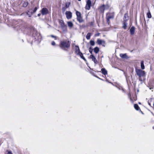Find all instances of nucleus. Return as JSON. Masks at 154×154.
Wrapping results in <instances>:
<instances>
[{"label": "nucleus", "mask_w": 154, "mask_h": 154, "mask_svg": "<svg viewBox=\"0 0 154 154\" xmlns=\"http://www.w3.org/2000/svg\"><path fill=\"white\" fill-rule=\"evenodd\" d=\"M51 44L53 46H54V45H55L56 43L54 41H52L51 42Z\"/></svg>", "instance_id": "obj_32"}, {"label": "nucleus", "mask_w": 154, "mask_h": 154, "mask_svg": "<svg viewBox=\"0 0 154 154\" xmlns=\"http://www.w3.org/2000/svg\"><path fill=\"white\" fill-rule=\"evenodd\" d=\"M101 71L102 73L104 75H105L107 74V71L104 68L102 69Z\"/></svg>", "instance_id": "obj_17"}, {"label": "nucleus", "mask_w": 154, "mask_h": 154, "mask_svg": "<svg viewBox=\"0 0 154 154\" xmlns=\"http://www.w3.org/2000/svg\"><path fill=\"white\" fill-rule=\"evenodd\" d=\"M79 1H81V0H78Z\"/></svg>", "instance_id": "obj_37"}, {"label": "nucleus", "mask_w": 154, "mask_h": 154, "mask_svg": "<svg viewBox=\"0 0 154 154\" xmlns=\"http://www.w3.org/2000/svg\"><path fill=\"white\" fill-rule=\"evenodd\" d=\"M108 8V6L107 5H103L100 7L99 8V10L100 12L103 13L104 10Z\"/></svg>", "instance_id": "obj_4"}, {"label": "nucleus", "mask_w": 154, "mask_h": 154, "mask_svg": "<svg viewBox=\"0 0 154 154\" xmlns=\"http://www.w3.org/2000/svg\"><path fill=\"white\" fill-rule=\"evenodd\" d=\"M90 58L95 63L97 64V63H98L97 61V60L96 58L94 56V55H91L90 56Z\"/></svg>", "instance_id": "obj_9"}, {"label": "nucleus", "mask_w": 154, "mask_h": 154, "mask_svg": "<svg viewBox=\"0 0 154 154\" xmlns=\"http://www.w3.org/2000/svg\"><path fill=\"white\" fill-rule=\"evenodd\" d=\"M77 20L80 23L82 22L83 21L81 16L77 17Z\"/></svg>", "instance_id": "obj_16"}, {"label": "nucleus", "mask_w": 154, "mask_h": 154, "mask_svg": "<svg viewBox=\"0 0 154 154\" xmlns=\"http://www.w3.org/2000/svg\"><path fill=\"white\" fill-rule=\"evenodd\" d=\"M67 24L68 26L70 28H72L73 26V24L71 21H68L67 22Z\"/></svg>", "instance_id": "obj_15"}, {"label": "nucleus", "mask_w": 154, "mask_h": 154, "mask_svg": "<svg viewBox=\"0 0 154 154\" xmlns=\"http://www.w3.org/2000/svg\"><path fill=\"white\" fill-rule=\"evenodd\" d=\"M33 13L31 9L29 10L27 12V14L29 16V17H30L32 14Z\"/></svg>", "instance_id": "obj_12"}, {"label": "nucleus", "mask_w": 154, "mask_h": 154, "mask_svg": "<svg viewBox=\"0 0 154 154\" xmlns=\"http://www.w3.org/2000/svg\"><path fill=\"white\" fill-rule=\"evenodd\" d=\"M119 55L120 57L122 59H128V57L127 56V54L126 53L124 54L122 53L120 54Z\"/></svg>", "instance_id": "obj_10"}, {"label": "nucleus", "mask_w": 154, "mask_h": 154, "mask_svg": "<svg viewBox=\"0 0 154 154\" xmlns=\"http://www.w3.org/2000/svg\"><path fill=\"white\" fill-rule=\"evenodd\" d=\"M134 107L135 109L137 110H138L139 109V107L138 105L137 104H135L134 105Z\"/></svg>", "instance_id": "obj_26"}, {"label": "nucleus", "mask_w": 154, "mask_h": 154, "mask_svg": "<svg viewBox=\"0 0 154 154\" xmlns=\"http://www.w3.org/2000/svg\"><path fill=\"white\" fill-rule=\"evenodd\" d=\"M60 23L61 25V27L63 31L64 32H66L67 31V26L66 25L63 21L62 20L60 21Z\"/></svg>", "instance_id": "obj_3"}, {"label": "nucleus", "mask_w": 154, "mask_h": 154, "mask_svg": "<svg viewBox=\"0 0 154 154\" xmlns=\"http://www.w3.org/2000/svg\"><path fill=\"white\" fill-rule=\"evenodd\" d=\"M28 5V2H24V3L23 4V6L24 7H26Z\"/></svg>", "instance_id": "obj_28"}, {"label": "nucleus", "mask_w": 154, "mask_h": 154, "mask_svg": "<svg viewBox=\"0 0 154 154\" xmlns=\"http://www.w3.org/2000/svg\"><path fill=\"white\" fill-rule=\"evenodd\" d=\"M99 51V49L97 47H95L94 49V51L96 53H98Z\"/></svg>", "instance_id": "obj_18"}, {"label": "nucleus", "mask_w": 154, "mask_h": 154, "mask_svg": "<svg viewBox=\"0 0 154 154\" xmlns=\"http://www.w3.org/2000/svg\"><path fill=\"white\" fill-rule=\"evenodd\" d=\"M91 6V2L90 0H88L87 1L86 4L85 8L87 10H89Z\"/></svg>", "instance_id": "obj_5"}, {"label": "nucleus", "mask_w": 154, "mask_h": 154, "mask_svg": "<svg viewBox=\"0 0 154 154\" xmlns=\"http://www.w3.org/2000/svg\"><path fill=\"white\" fill-rule=\"evenodd\" d=\"M106 19L107 22L109 23V20L112 18V17L109 14H107L106 15Z\"/></svg>", "instance_id": "obj_13"}, {"label": "nucleus", "mask_w": 154, "mask_h": 154, "mask_svg": "<svg viewBox=\"0 0 154 154\" xmlns=\"http://www.w3.org/2000/svg\"><path fill=\"white\" fill-rule=\"evenodd\" d=\"M124 20L125 21L128 20V16L127 14H125Z\"/></svg>", "instance_id": "obj_24"}, {"label": "nucleus", "mask_w": 154, "mask_h": 154, "mask_svg": "<svg viewBox=\"0 0 154 154\" xmlns=\"http://www.w3.org/2000/svg\"><path fill=\"white\" fill-rule=\"evenodd\" d=\"M78 55H79L80 56V57H81L84 60H85V61H86L85 58L84 57L83 54L81 52Z\"/></svg>", "instance_id": "obj_20"}, {"label": "nucleus", "mask_w": 154, "mask_h": 154, "mask_svg": "<svg viewBox=\"0 0 154 154\" xmlns=\"http://www.w3.org/2000/svg\"><path fill=\"white\" fill-rule=\"evenodd\" d=\"M66 7H63L62 8V11L63 12H64L66 10Z\"/></svg>", "instance_id": "obj_33"}, {"label": "nucleus", "mask_w": 154, "mask_h": 154, "mask_svg": "<svg viewBox=\"0 0 154 154\" xmlns=\"http://www.w3.org/2000/svg\"><path fill=\"white\" fill-rule=\"evenodd\" d=\"M75 52L77 54H79L81 52L80 51L79 46L77 45L75 46Z\"/></svg>", "instance_id": "obj_14"}, {"label": "nucleus", "mask_w": 154, "mask_h": 154, "mask_svg": "<svg viewBox=\"0 0 154 154\" xmlns=\"http://www.w3.org/2000/svg\"><path fill=\"white\" fill-rule=\"evenodd\" d=\"M89 52H90V53L91 54H92V49H91V48H89Z\"/></svg>", "instance_id": "obj_34"}, {"label": "nucleus", "mask_w": 154, "mask_h": 154, "mask_svg": "<svg viewBox=\"0 0 154 154\" xmlns=\"http://www.w3.org/2000/svg\"><path fill=\"white\" fill-rule=\"evenodd\" d=\"M65 14L66 16V17L68 19H71L72 16V13L69 11H66Z\"/></svg>", "instance_id": "obj_6"}, {"label": "nucleus", "mask_w": 154, "mask_h": 154, "mask_svg": "<svg viewBox=\"0 0 154 154\" xmlns=\"http://www.w3.org/2000/svg\"><path fill=\"white\" fill-rule=\"evenodd\" d=\"M51 36L53 38H54L55 40H57V37L54 35H51Z\"/></svg>", "instance_id": "obj_30"}, {"label": "nucleus", "mask_w": 154, "mask_h": 154, "mask_svg": "<svg viewBox=\"0 0 154 154\" xmlns=\"http://www.w3.org/2000/svg\"><path fill=\"white\" fill-rule=\"evenodd\" d=\"M41 15V14L40 13H39L38 14V17H39Z\"/></svg>", "instance_id": "obj_35"}, {"label": "nucleus", "mask_w": 154, "mask_h": 154, "mask_svg": "<svg viewBox=\"0 0 154 154\" xmlns=\"http://www.w3.org/2000/svg\"><path fill=\"white\" fill-rule=\"evenodd\" d=\"M90 44L92 46H94L95 45V42L94 41L91 40L90 42Z\"/></svg>", "instance_id": "obj_27"}, {"label": "nucleus", "mask_w": 154, "mask_h": 154, "mask_svg": "<svg viewBox=\"0 0 154 154\" xmlns=\"http://www.w3.org/2000/svg\"><path fill=\"white\" fill-rule=\"evenodd\" d=\"M136 72L137 74L139 77L143 76L145 74V72L140 69H136Z\"/></svg>", "instance_id": "obj_2"}, {"label": "nucleus", "mask_w": 154, "mask_h": 154, "mask_svg": "<svg viewBox=\"0 0 154 154\" xmlns=\"http://www.w3.org/2000/svg\"><path fill=\"white\" fill-rule=\"evenodd\" d=\"M140 64L141 68L142 69H145V66L144 65V63L143 61H141Z\"/></svg>", "instance_id": "obj_19"}, {"label": "nucleus", "mask_w": 154, "mask_h": 154, "mask_svg": "<svg viewBox=\"0 0 154 154\" xmlns=\"http://www.w3.org/2000/svg\"><path fill=\"white\" fill-rule=\"evenodd\" d=\"M91 36V33H88L86 36V38L88 40L90 38Z\"/></svg>", "instance_id": "obj_22"}, {"label": "nucleus", "mask_w": 154, "mask_h": 154, "mask_svg": "<svg viewBox=\"0 0 154 154\" xmlns=\"http://www.w3.org/2000/svg\"><path fill=\"white\" fill-rule=\"evenodd\" d=\"M97 43L99 45H101L104 46H105V42L104 40H102L98 39L97 40Z\"/></svg>", "instance_id": "obj_8"}, {"label": "nucleus", "mask_w": 154, "mask_h": 154, "mask_svg": "<svg viewBox=\"0 0 154 154\" xmlns=\"http://www.w3.org/2000/svg\"><path fill=\"white\" fill-rule=\"evenodd\" d=\"M127 24L126 22H124L123 23V27L124 29H126L127 28Z\"/></svg>", "instance_id": "obj_21"}, {"label": "nucleus", "mask_w": 154, "mask_h": 154, "mask_svg": "<svg viewBox=\"0 0 154 154\" xmlns=\"http://www.w3.org/2000/svg\"><path fill=\"white\" fill-rule=\"evenodd\" d=\"M153 129H154V126L152 127Z\"/></svg>", "instance_id": "obj_36"}, {"label": "nucleus", "mask_w": 154, "mask_h": 154, "mask_svg": "<svg viewBox=\"0 0 154 154\" xmlns=\"http://www.w3.org/2000/svg\"><path fill=\"white\" fill-rule=\"evenodd\" d=\"M135 30V28L134 26L132 27L130 29V31L131 35H133L134 34Z\"/></svg>", "instance_id": "obj_11"}, {"label": "nucleus", "mask_w": 154, "mask_h": 154, "mask_svg": "<svg viewBox=\"0 0 154 154\" xmlns=\"http://www.w3.org/2000/svg\"><path fill=\"white\" fill-rule=\"evenodd\" d=\"M37 9V8L36 7H35L34 8V10L33 11V13H35Z\"/></svg>", "instance_id": "obj_31"}, {"label": "nucleus", "mask_w": 154, "mask_h": 154, "mask_svg": "<svg viewBox=\"0 0 154 154\" xmlns=\"http://www.w3.org/2000/svg\"><path fill=\"white\" fill-rule=\"evenodd\" d=\"M76 14L77 16V17L81 16V14L80 12L77 11L76 12Z\"/></svg>", "instance_id": "obj_25"}, {"label": "nucleus", "mask_w": 154, "mask_h": 154, "mask_svg": "<svg viewBox=\"0 0 154 154\" xmlns=\"http://www.w3.org/2000/svg\"><path fill=\"white\" fill-rule=\"evenodd\" d=\"M147 16L148 18H151V15L150 12L149 11L147 13Z\"/></svg>", "instance_id": "obj_23"}, {"label": "nucleus", "mask_w": 154, "mask_h": 154, "mask_svg": "<svg viewBox=\"0 0 154 154\" xmlns=\"http://www.w3.org/2000/svg\"><path fill=\"white\" fill-rule=\"evenodd\" d=\"M41 12L42 15H45L48 13V11L46 8H43Z\"/></svg>", "instance_id": "obj_7"}, {"label": "nucleus", "mask_w": 154, "mask_h": 154, "mask_svg": "<svg viewBox=\"0 0 154 154\" xmlns=\"http://www.w3.org/2000/svg\"><path fill=\"white\" fill-rule=\"evenodd\" d=\"M70 3L69 2H68L66 3L65 4V6H66V8H67L68 7H69L70 5Z\"/></svg>", "instance_id": "obj_29"}, {"label": "nucleus", "mask_w": 154, "mask_h": 154, "mask_svg": "<svg viewBox=\"0 0 154 154\" xmlns=\"http://www.w3.org/2000/svg\"><path fill=\"white\" fill-rule=\"evenodd\" d=\"M70 46V44L69 42L65 41L60 42V47L62 49H65L69 48Z\"/></svg>", "instance_id": "obj_1"}]
</instances>
